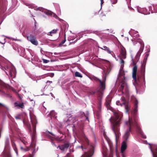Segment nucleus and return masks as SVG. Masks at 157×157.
<instances>
[{
  "label": "nucleus",
  "instance_id": "obj_1",
  "mask_svg": "<svg viewBox=\"0 0 157 157\" xmlns=\"http://www.w3.org/2000/svg\"><path fill=\"white\" fill-rule=\"evenodd\" d=\"M132 99L134 104V108L132 113V117L129 118L128 121L124 122V127L127 129L125 131L123 137V141L122 143L121 147V152L122 153H123L124 151L127 149V143L130 135V132L132 129H136V131L140 133L144 138H146V136L144 134L141 129L136 120V115L138 111V101L134 96L132 97Z\"/></svg>",
  "mask_w": 157,
  "mask_h": 157
},
{
  "label": "nucleus",
  "instance_id": "obj_2",
  "mask_svg": "<svg viewBox=\"0 0 157 157\" xmlns=\"http://www.w3.org/2000/svg\"><path fill=\"white\" fill-rule=\"evenodd\" d=\"M112 111L113 112L114 116H112L109 120L111 124V129L117 139L121 135L120 127L123 114L121 112L118 110H112Z\"/></svg>",
  "mask_w": 157,
  "mask_h": 157
},
{
  "label": "nucleus",
  "instance_id": "obj_3",
  "mask_svg": "<svg viewBox=\"0 0 157 157\" xmlns=\"http://www.w3.org/2000/svg\"><path fill=\"white\" fill-rule=\"evenodd\" d=\"M30 121L31 122L32 125L33 127V134L31 135L32 138V142L30 145L29 148H24L22 146L20 147L21 149L23 151H26L31 150L32 148H33L32 150V153L35 152V149H34V147H35V144H34L35 139L36 136V124L37 123L36 120L35 115L32 112H30Z\"/></svg>",
  "mask_w": 157,
  "mask_h": 157
},
{
  "label": "nucleus",
  "instance_id": "obj_4",
  "mask_svg": "<svg viewBox=\"0 0 157 157\" xmlns=\"http://www.w3.org/2000/svg\"><path fill=\"white\" fill-rule=\"evenodd\" d=\"M118 91H120L121 94H123V97L121 98L120 101H117L116 104L118 105H120L121 106H124L125 107V99L124 96L127 97L128 96L129 88L127 83L124 80L122 81Z\"/></svg>",
  "mask_w": 157,
  "mask_h": 157
},
{
  "label": "nucleus",
  "instance_id": "obj_5",
  "mask_svg": "<svg viewBox=\"0 0 157 157\" xmlns=\"http://www.w3.org/2000/svg\"><path fill=\"white\" fill-rule=\"evenodd\" d=\"M129 33L131 36H133L134 37H135L134 39L136 40H132V41L133 42V44L135 45L136 44L138 43L140 45V49L138 52H137L136 56L134 60L133 59L132 56H131V58L132 61L133 63H134L136 62H137L138 60L139 57L140 56L141 54L143 51L144 48V44L142 40H139V39H137V38L139 36V35L138 34H137L136 36H135L133 35L135 34H136L137 33V31H135L134 30H131L129 31Z\"/></svg>",
  "mask_w": 157,
  "mask_h": 157
},
{
  "label": "nucleus",
  "instance_id": "obj_6",
  "mask_svg": "<svg viewBox=\"0 0 157 157\" xmlns=\"http://www.w3.org/2000/svg\"><path fill=\"white\" fill-rule=\"evenodd\" d=\"M84 144L81 146L82 150L83 149H87V151L81 157H90L93 154L94 148V145L92 143H90L87 138L84 136Z\"/></svg>",
  "mask_w": 157,
  "mask_h": 157
},
{
  "label": "nucleus",
  "instance_id": "obj_7",
  "mask_svg": "<svg viewBox=\"0 0 157 157\" xmlns=\"http://www.w3.org/2000/svg\"><path fill=\"white\" fill-rule=\"evenodd\" d=\"M120 56H119V57L120 60V63L121 65L119 73V78L121 76H122L124 79H125V77L124 75L125 72L123 70L124 66V62L122 59H126V52L125 48L123 46H121L120 47Z\"/></svg>",
  "mask_w": 157,
  "mask_h": 157
},
{
  "label": "nucleus",
  "instance_id": "obj_8",
  "mask_svg": "<svg viewBox=\"0 0 157 157\" xmlns=\"http://www.w3.org/2000/svg\"><path fill=\"white\" fill-rule=\"evenodd\" d=\"M103 73L102 74L105 75V76L103 77V79L101 81L98 78L95 76H93L91 77L92 80L95 81H98L100 83V89L101 90H103L105 88V82L106 80V77L108 75L110 70L109 67H106L103 69Z\"/></svg>",
  "mask_w": 157,
  "mask_h": 157
},
{
  "label": "nucleus",
  "instance_id": "obj_9",
  "mask_svg": "<svg viewBox=\"0 0 157 157\" xmlns=\"http://www.w3.org/2000/svg\"><path fill=\"white\" fill-rule=\"evenodd\" d=\"M2 69L5 71L7 75H8L6 71H8L9 74V76L12 78H13L16 77V69L13 65L10 64L5 67H2Z\"/></svg>",
  "mask_w": 157,
  "mask_h": 157
},
{
  "label": "nucleus",
  "instance_id": "obj_10",
  "mask_svg": "<svg viewBox=\"0 0 157 157\" xmlns=\"http://www.w3.org/2000/svg\"><path fill=\"white\" fill-rule=\"evenodd\" d=\"M9 145V139L8 137H7L5 140V149L3 153V155L6 157H11Z\"/></svg>",
  "mask_w": 157,
  "mask_h": 157
},
{
  "label": "nucleus",
  "instance_id": "obj_11",
  "mask_svg": "<svg viewBox=\"0 0 157 157\" xmlns=\"http://www.w3.org/2000/svg\"><path fill=\"white\" fill-rule=\"evenodd\" d=\"M137 69V66L134 65L132 69V78L136 84H138V82H140V77L137 75V78L136 77Z\"/></svg>",
  "mask_w": 157,
  "mask_h": 157
},
{
  "label": "nucleus",
  "instance_id": "obj_12",
  "mask_svg": "<svg viewBox=\"0 0 157 157\" xmlns=\"http://www.w3.org/2000/svg\"><path fill=\"white\" fill-rule=\"evenodd\" d=\"M27 38L28 40L33 44L35 45H38V41L34 36L31 35H28L27 36Z\"/></svg>",
  "mask_w": 157,
  "mask_h": 157
},
{
  "label": "nucleus",
  "instance_id": "obj_13",
  "mask_svg": "<svg viewBox=\"0 0 157 157\" xmlns=\"http://www.w3.org/2000/svg\"><path fill=\"white\" fill-rule=\"evenodd\" d=\"M9 108L6 105L0 103V113L4 114L8 113Z\"/></svg>",
  "mask_w": 157,
  "mask_h": 157
},
{
  "label": "nucleus",
  "instance_id": "obj_14",
  "mask_svg": "<svg viewBox=\"0 0 157 157\" xmlns=\"http://www.w3.org/2000/svg\"><path fill=\"white\" fill-rule=\"evenodd\" d=\"M145 64L143 63L141 67V72L143 76V80L144 84H145Z\"/></svg>",
  "mask_w": 157,
  "mask_h": 157
},
{
  "label": "nucleus",
  "instance_id": "obj_15",
  "mask_svg": "<svg viewBox=\"0 0 157 157\" xmlns=\"http://www.w3.org/2000/svg\"><path fill=\"white\" fill-rule=\"evenodd\" d=\"M150 145V150L151 151L153 157H157V146L155 145L153 146V148L155 149V152H153L152 150V148L151 146V144H148Z\"/></svg>",
  "mask_w": 157,
  "mask_h": 157
},
{
  "label": "nucleus",
  "instance_id": "obj_16",
  "mask_svg": "<svg viewBox=\"0 0 157 157\" xmlns=\"http://www.w3.org/2000/svg\"><path fill=\"white\" fill-rule=\"evenodd\" d=\"M138 11L141 13L146 15L148 14L147 10L145 8H141L140 7L137 8Z\"/></svg>",
  "mask_w": 157,
  "mask_h": 157
},
{
  "label": "nucleus",
  "instance_id": "obj_17",
  "mask_svg": "<svg viewBox=\"0 0 157 157\" xmlns=\"http://www.w3.org/2000/svg\"><path fill=\"white\" fill-rule=\"evenodd\" d=\"M108 150L106 147L104 145H102V153L103 157H108Z\"/></svg>",
  "mask_w": 157,
  "mask_h": 157
},
{
  "label": "nucleus",
  "instance_id": "obj_18",
  "mask_svg": "<svg viewBox=\"0 0 157 157\" xmlns=\"http://www.w3.org/2000/svg\"><path fill=\"white\" fill-rule=\"evenodd\" d=\"M14 106L17 109L23 108L24 107L23 103H21L18 101H17L14 103Z\"/></svg>",
  "mask_w": 157,
  "mask_h": 157
},
{
  "label": "nucleus",
  "instance_id": "obj_19",
  "mask_svg": "<svg viewBox=\"0 0 157 157\" xmlns=\"http://www.w3.org/2000/svg\"><path fill=\"white\" fill-rule=\"evenodd\" d=\"M69 145L68 143H65L61 146H58L57 148H59L61 150L64 151L65 149H67L69 147Z\"/></svg>",
  "mask_w": 157,
  "mask_h": 157
},
{
  "label": "nucleus",
  "instance_id": "obj_20",
  "mask_svg": "<svg viewBox=\"0 0 157 157\" xmlns=\"http://www.w3.org/2000/svg\"><path fill=\"white\" fill-rule=\"evenodd\" d=\"M20 140L25 145L27 144L29 142L25 137H21Z\"/></svg>",
  "mask_w": 157,
  "mask_h": 157
},
{
  "label": "nucleus",
  "instance_id": "obj_21",
  "mask_svg": "<svg viewBox=\"0 0 157 157\" xmlns=\"http://www.w3.org/2000/svg\"><path fill=\"white\" fill-rule=\"evenodd\" d=\"M50 114L51 118L53 117L54 118H56L57 117L56 116L57 113L55 112L54 110H52L50 113Z\"/></svg>",
  "mask_w": 157,
  "mask_h": 157
},
{
  "label": "nucleus",
  "instance_id": "obj_22",
  "mask_svg": "<svg viewBox=\"0 0 157 157\" xmlns=\"http://www.w3.org/2000/svg\"><path fill=\"white\" fill-rule=\"evenodd\" d=\"M74 126L75 127H76L77 126L79 127L82 126V123L79 122V121H76L74 123Z\"/></svg>",
  "mask_w": 157,
  "mask_h": 157
},
{
  "label": "nucleus",
  "instance_id": "obj_23",
  "mask_svg": "<svg viewBox=\"0 0 157 157\" xmlns=\"http://www.w3.org/2000/svg\"><path fill=\"white\" fill-rule=\"evenodd\" d=\"M58 30L57 29H53L51 31L48 32L47 33V35L48 36H52V35L56 33Z\"/></svg>",
  "mask_w": 157,
  "mask_h": 157
},
{
  "label": "nucleus",
  "instance_id": "obj_24",
  "mask_svg": "<svg viewBox=\"0 0 157 157\" xmlns=\"http://www.w3.org/2000/svg\"><path fill=\"white\" fill-rule=\"evenodd\" d=\"M12 147H13L14 151L16 153L17 155H18L17 149V148L16 146V145L14 143V142H12Z\"/></svg>",
  "mask_w": 157,
  "mask_h": 157
},
{
  "label": "nucleus",
  "instance_id": "obj_25",
  "mask_svg": "<svg viewBox=\"0 0 157 157\" xmlns=\"http://www.w3.org/2000/svg\"><path fill=\"white\" fill-rule=\"evenodd\" d=\"M111 102V100L109 98H107L106 101V105L107 108L108 109H109L108 107L109 106L110 103Z\"/></svg>",
  "mask_w": 157,
  "mask_h": 157
},
{
  "label": "nucleus",
  "instance_id": "obj_26",
  "mask_svg": "<svg viewBox=\"0 0 157 157\" xmlns=\"http://www.w3.org/2000/svg\"><path fill=\"white\" fill-rule=\"evenodd\" d=\"M102 49H103L105 50L106 51L109 53L110 54H111L112 53V51H111L109 48L105 46H103V48H101Z\"/></svg>",
  "mask_w": 157,
  "mask_h": 157
},
{
  "label": "nucleus",
  "instance_id": "obj_27",
  "mask_svg": "<svg viewBox=\"0 0 157 157\" xmlns=\"http://www.w3.org/2000/svg\"><path fill=\"white\" fill-rule=\"evenodd\" d=\"M81 114L82 115V116L84 115V117L86 118L88 120V116L89 115V112L88 111H87L86 112V114H84V113L83 112H81Z\"/></svg>",
  "mask_w": 157,
  "mask_h": 157
},
{
  "label": "nucleus",
  "instance_id": "obj_28",
  "mask_svg": "<svg viewBox=\"0 0 157 157\" xmlns=\"http://www.w3.org/2000/svg\"><path fill=\"white\" fill-rule=\"evenodd\" d=\"M28 59H29V60H33L32 57L33 56V53H31L30 52H29L28 55Z\"/></svg>",
  "mask_w": 157,
  "mask_h": 157
},
{
  "label": "nucleus",
  "instance_id": "obj_29",
  "mask_svg": "<svg viewBox=\"0 0 157 157\" xmlns=\"http://www.w3.org/2000/svg\"><path fill=\"white\" fill-rule=\"evenodd\" d=\"M23 122L24 124H25L29 128H30L31 125L29 123H28L25 120H23Z\"/></svg>",
  "mask_w": 157,
  "mask_h": 157
},
{
  "label": "nucleus",
  "instance_id": "obj_30",
  "mask_svg": "<svg viewBox=\"0 0 157 157\" xmlns=\"http://www.w3.org/2000/svg\"><path fill=\"white\" fill-rule=\"evenodd\" d=\"M75 76L77 77H82V75L81 74L77 71H76L75 73Z\"/></svg>",
  "mask_w": 157,
  "mask_h": 157
},
{
  "label": "nucleus",
  "instance_id": "obj_31",
  "mask_svg": "<svg viewBox=\"0 0 157 157\" xmlns=\"http://www.w3.org/2000/svg\"><path fill=\"white\" fill-rule=\"evenodd\" d=\"M6 37L8 38V39H11V40H14V41H21V40L20 39H17L15 38H13L11 37H8L6 36Z\"/></svg>",
  "mask_w": 157,
  "mask_h": 157
},
{
  "label": "nucleus",
  "instance_id": "obj_32",
  "mask_svg": "<svg viewBox=\"0 0 157 157\" xmlns=\"http://www.w3.org/2000/svg\"><path fill=\"white\" fill-rule=\"evenodd\" d=\"M44 13L48 15H52V12L49 11H46L44 12Z\"/></svg>",
  "mask_w": 157,
  "mask_h": 157
},
{
  "label": "nucleus",
  "instance_id": "obj_33",
  "mask_svg": "<svg viewBox=\"0 0 157 157\" xmlns=\"http://www.w3.org/2000/svg\"><path fill=\"white\" fill-rule=\"evenodd\" d=\"M110 54L112 55L113 57L115 58V59L117 61L118 60V59H117L115 55L114 54L113 52L112 51V53Z\"/></svg>",
  "mask_w": 157,
  "mask_h": 157
},
{
  "label": "nucleus",
  "instance_id": "obj_34",
  "mask_svg": "<svg viewBox=\"0 0 157 157\" xmlns=\"http://www.w3.org/2000/svg\"><path fill=\"white\" fill-rule=\"evenodd\" d=\"M154 7L155 12H157V5H155L154 6Z\"/></svg>",
  "mask_w": 157,
  "mask_h": 157
},
{
  "label": "nucleus",
  "instance_id": "obj_35",
  "mask_svg": "<svg viewBox=\"0 0 157 157\" xmlns=\"http://www.w3.org/2000/svg\"><path fill=\"white\" fill-rule=\"evenodd\" d=\"M16 95H17V97L18 98H19L20 99H21V98L20 95L18 93H17Z\"/></svg>",
  "mask_w": 157,
  "mask_h": 157
},
{
  "label": "nucleus",
  "instance_id": "obj_36",
  "mask_svg": "<svg viewBox=\"0 0 157 157\" xmlns=\"http://www.w3.org/2000/svg\"><path fill=\"white\" fill-rule=\"evenodd\" d=\"M37 9L38 10H39L40 11H42V12L44 11V9L42 8H37Z\"/></svg>",
  "mask_w": 157,
  "mask_h": 157
},
{
  "label": "nucleus",
  "instance_id": "obj_37",
  "mask_svg": "<svg viewBox=\"0 0 157 157\" xmlns=\"http://www.w3.org/2000/svg\"><path fill=\"white\" fill-rule=\"evenodd\" d=\"M5 40H6V39L5 38H4L3 41L2 42H0L1 43H2V44H5L6 42Z\"/></svg>",
  "mask_w": 157,
  "mask_h": 157
},
{
  "label": "nucleus",
  "instance_id": "obj_38",
  "mask_svg": "<svg viewBox=\"0 0 157 157\" xmlns=\"http://www.w3.org/2000/svg\"><path fill=\"white\" fill-rule=\"evenodd\" d=\"M48 133H50V134H51L52 136V138H54L55 137V135H54V134H53L52 133H51V132H49V131H48Z\"/></svg>",
  "mask_w": 157,
  "mask_h": 157
},
{
  "label": "nucleus",
  "instance_id": "obj_39",
  "mask_svg": "<svg viewBox=\"0 0 157 157\" xmlns=\"http://www.w3.org/2000/svg\"><path fill=\"white\" fill-rule=\"evenodd\" d=\"M66 39L65 38V39L63 40L62 42H61V44H63L66 41Z\"/></svg>",
  "mask_w": 157,
  "mask_h": 157
},
{
  "label": "nucleus",
  "instance_id": "obj_40",
  "mask_svg": "<svg viewBox=\"0 0 157 157\" xmlns=\"http://www.w3.org/2000/svg\"><path fill=\"white\" fill-rule=\"evenodd\" d=\"M43 61L44 63H47L48 62V60L46 59H44Z\"/></svg>",
  "mask_w": 157,
  "mask_h": 157
},
{
  "label": "nucleus",
  "instance_id": "obj_41",
  "mask_svg": "<svg viewBox=\"0 0 157 157\" xmlns=\"http://www.w3.org/2000/svg\"><path fill=\"white\" fill-rule=\"evenodd\" d=\"M21 50H22V53H24V52H25V49L24 48H21Z\"/></svg>",
  "mask_w": 157,
  "mask_h": 157
},
{
  "label": "nucleus",
  "instance_id": "obj_42",
  "mask_svg": "<svg viewBox=\"0 0 157 157\" xmlns=\"http://www.w3.org/2000/svg\"><path fill=\"white\" fill-rule=\"evenodd\" d=\"M52 81H47V83H49V84H50L51 83H52Z\"/></svg>",
  "mask_w": 157,
  "mask_h": 157
},
{
  "label": "nucleus",
  "instance_id": "obj_43",
  "mask_svg": "<svg viewBox=\"0 0 157 157\" xmlns=\"http://www.w3.org/2000/svg\"><path fill=\"white\" fill-rule=\"evenodd\" d=\"M125 109H126V112L127 113L128 111H129V110L128 109V107H125Z\"/></svg>",
  "mask_w": 157,
  "mask_h": 157
},
{
  "label": "nucleus",
  "instance_id": "obj_44",
  "mask_svg": "<svg viewBox=\"0 0 157 157\" xmlns=\"http://www.w3.org/2000/svg\"><path fill=\"white\" fill-rule=\"evenodd\" d=\"M87 33H92V31L91 30L88 31Z\"/></svg>",
  "mask_w": 157,
  "mask_h": 157
},
{
  "label": "nucleus",
  "instance_id": "obj_45",
  "mask_svg": "<svg viewBox=\"0 0 157 157\" xmlns=\"http://www.w3.org/2000/svg\"><path fill=\"white\" fill-rule=\"evenodd\" d=\"M53 16L54 17H55L56 18L58 17L56 15V14H54Z\"/></svg>",
  "mask_w": 157,
  "mask_h": 157
},
{
  "label": "nucleus",
  "instance_id": "obj_46",
  "mask_svg": "<svg viewBox=\"0 0 157 157\" xmlns=\"http://www.w3.org/2000/svg\"><path fill=\"white\" fill-rule=\"evenodd\" d=\"M102 93H101V95H100V97H99V98L100 99H101L102 98Z\"/></svg>",
  "mask_w": 157,
  "mask_h": 157
},
{
  "label": "nucleus",
  "instance_id": "obj_47",
  "mask_svg": "<svg viewBox=\"0 0 157 157\" xmlns=\"http://www.w3.org/2000/svg\"><path fill=\"white\" fill-rule=\"evenodd\" d=\"M101 1V4L102 5L104 2L103 0H100Z\"/></svg>",
  "mask_w": 157,
  "mask_h": 157
},
{
  "label": "nucleus",
  "instance_id": "obj_48",
  "mask_svg": "<svg viewBox=\"0 0 157 157\" xmlns=\"http://www.w3.org/2000/svg\"><path fill=\"white\" fill-rule=\"evenodd\" d=\"M15 118H16V119H19V117H15Z\"/></svg>",
  "mask_w": 157,
  "mask_h": 157
},
{
  "label": "nucleus",
  "instance_id": "obj_49",
  "mask_svg": "<svg viewBox=\"0 0 157 157\" xmlns=\"http://www.w3.org/2000/svg\"><path fill=\"white\" fill-rule=\"evenodd\" d=\"M2 82L0 81V85H2Z\"/></svg>",
  "mask_w": 157,
  "mask_h": 157
},
{
  "label": "nucleus",
  "instance_id": "obj_50",
  "mask_svg": "<svg viewBox=\"0 0 157 157\" xmlns=\"http://www.w3.org/2000/svg\"><path fill=\"white\" fill-rule=\"evenodd\" d=\"M52 144L54 145L55 146H56V145L54 144V143H53L52 142Z\"/></svg>",
  "mask_w": 157,
  "mask_h": 157
},
{
  "label": "nucleus",
  "instance_id": "obj_51",
  "mask_svg": "<svg viewBox=\"0 0 157 157\" xmlns=\"http://www.w3.org/2000/svg\"><path fill=\"white\" fill-rule=\"evenodd\" d=\"M59 20L60 21H62V20H63L62 19H60V18H59Z\"/></svg>",
  "mask_w": 157,
  "mask_h": 157
},
{
  "label": "nucleus",
  "instance_id": "obj_52",
  "mask_svg": "<svg viewBox=\"0 0 157 157\" xmlns=\"http://www.w3.org/2000/svg\"><path fill=\"white\" fill-rule=\"evenodd\" d=\"M122 157H125L124 154L122 155Z\"/></svg>",
  "mask_w": 157,
  "mask_h": 157
},
{
  "label": "nucleus",
  "instance_id": "obj_53",
  "mask_svg": "<svg viewBox=\"0 0 157 157\" xmlns=\"http://www.w3.org/2000/svg\"><path fill=\"white\" fill-rule=\"evenodd\" d=\"M149 53H147V54L146 55L147 56V57L149 56Z\"/></svg>",
  "mask_w": 157,
  "mask_h": 157
},
{
  "label": "nucleus",
  "instance_id": "obj_54",
  "mask_svg": "<svg viewBox=\"0 0 157 157\" xmlns=\"http://www.w3.org/2000/svg\"><path fill=\"white\" fill-rule=\"evenodd\" d=\"M69 155V154H67V156H66V157H68V155Z\"/></svg>",
  "mask_w": 157,
  "mask_h": 157
},
{
  "label": "nucleus",
  "instance_id": "obj_55",
  "mask_svg": "<svg viewBox=\"0 0 157 157\" xmlns=\"http://www.w3.org/2000/svg\"><path fill=\"white\" fill-rule=\"evenodd\" d=\"M0 92H2V90L1 89H0Z\"/></svg>",
  "mask_w": 157,
  "mask_h": 157
},
{
  "label": "nucleus",
  "instance_id": "obj_56",
  "mask_svg": "<svg viewBox=\"0 0 157 157\" xmlns=\"http://www.w3.org/2000/svg\"><path fill=\"white\" fill-rule=\"evenodd\" d=\"M29 157H32V156H31V155H30V156H29Z\"/></svg>",
  "mask_w": 157,
  "mask_h": 157
},
{
  "label": "nucleus",
  "instance_id": "obj_57",
  "mask_svg": "<svg viewBox=\"0 0 157 157\" xmlns=\"http://www.w3.org/2000/svg\"><path fill=\"white\" fill-rule=\"evenodd\" d=\"M148 52H150V50H149H149H148Z\"/></svg>",
  "mask_w": 157,
  "mask_h": 157
},
{
  "label": "nucleus",
  "instance_id": "obj_58",
  "mask_svg": "<svg viewBox=\"0 0 157 157\" xmlns=\"http://www.w3.org/2000/svg\"><path fill=\"white\" fill-rule=\"evenodd\" d=\"M50 94H51V95H52V93H51Z\"/></svg>",
  "mask_w": 157,
  "mask_h": 157
},
{
  "label": "nucleus",
  "instance_id": "obj_59",
  "mask_svg": "<svg viewBox=\"0 0 157 157\" xmlns=\"http://www.w3.org/2000/svg\"><path fill=\"white\" fill-rule=\"evenodd\" d=\"M145 142H147V141L146 140L145 141Z\"/></svg>",
  "mask_w": 157,
  "mask_h": 157
},
{
  "label": "nucleus",
  "instance_id": "obj_60",
  "mask_svg": "<svg viewBox=\"0 0 157 157\" xmlns=\"http://www.w3.org/2000/svg\"><path fill=\"white\" fill-rule=\"evenodd\" d=\"M110 148L111 149V146H110Z\"/></svg>",
  "mask_w": 157,
  "mask_h": 157
},
{
  "label": "nucleus",
  "instance_id": "obj_61",
  "mask_svg": "<svg viewBox=\"0 0 157 157\" xmlns=\"http://www.w3.org/2000/svg\"><path fill=\"white\" fill-rule=\"evenodd\" d=\"M54 75V74H53V75L52 76H53Z\"/></svg>",
  "mask_w": 157,
  "mask_h": 157
},
{
  "label": "nucleus",
  "instance_id": "obj_62",
  "mask_svg": "<svg viewBox=\"0 0 157 157\" xmlns=\"http://www.w3.org/2000/svg\"><path fill=\"white\" fill-rule=\"evenodd\" d=\"M50 139H52V138H51V137H50Z\"/></svg>",
  "mask_w": 157,
  "mask_h": 157
}]
</instances>
